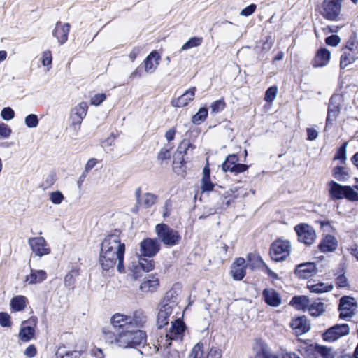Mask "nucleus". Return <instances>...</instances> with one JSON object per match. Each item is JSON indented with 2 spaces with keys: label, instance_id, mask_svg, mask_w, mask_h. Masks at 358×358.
<instances>
[{
  "label": "nucleus",
  "instance_id": "f257e3e1",
  "mask_svg": "<svg viewBox=\"0 0 358 358\" xmlns=\"http://www.w3.org/2000/svg\"><path fill=\"white\" fill-rule=\"evenodd\" d=\"M125 244L121 242L119 231L109 234L102 241L99 262L102 268L110 271L117 266L119 273L124 271Z\"/></svg>",
  "mask_w": 358,
  "mask_h": 358
},
{
  "label": "nucleus",
  "instance_id": "f03ea898",
  "mask_svg": "<svg viewBox=\"0 0 358 358\" xmlns=\"http://www.w3.org/2000/svg\"><path fill=\"white\" fill-rule=\"evenodd\" d=\"M102 329V338L106 343L118 348H135L146 342L147 336L145 331L132 328L128 325L120 328L112 326Z\"/></svg>",
  "mask_w": 358,
  "mask_h": 358
},
{
  "label": "nucleus",
  "instance_id": "7ed1b4c3",
  "mask_svg": "<svg viewBox=\"0 0 358 358\" xmlns=\"http://www.w3.org/2000/svg\"><path fill=\"white\" fill-rule=\"evenodd\" d=\"M185 326L183 322L176 320L164 336H161L158 342L157 351L164 349L163 358H180V353L174 349H169L172 340H182Z\"/></svg>",
  "mask_w": 358,
  "mask_h": 358
},
{
  "label": "nucleus",
  "instance_id": "20e7f679",
  "mask_svg": "<svg viewBox=\"0 0 358 358\" xmlns=\"http://www.w3.org/2000/svg\"><path fill=\"white\" fill-rule=\"evenodd\" d=\"M110 322L111 326L118 328L128 325L137 329L146 322V317L141 311H135L132 315L115 313L110 317Z\"/></svg>",
  "mask_w": 358,
  "mask_h": 358
},
{
  "label": "nucleus",
  "instance_id": "39448f33",
  "mask_svg": "<svg viewBox=\"0 0 358 358\" xmlns=\"http://www.w3.org/2000/svg\"><path fill=\"white\" fill-rule=\"evenodd\" d=\"M155 231L158 238L167 246H173L177 245L180 236L178 232L166 224H158L155 227Z\"/></svg>",
  "mask_w": 358,
  "mask_h": 358
},
{
  "label": "nucleus",
  "instance_id": "423d86ee",
  "mask_svg": "<svg viewBox=\"0 0 358 358\" xmlns=\"http://www.w3.org/2000/svg\"><path fill=\"white\" fill-rule=\"evenodd\" d=\"M357 59H358V41L355 37H352L343 49L340 62L341 68L347 67Z\"/></svg>",
  "mask_w": 358,
  "mask_h": 358
},
{
  "label": "nucleus",
  "instance_id": "0eeeda50",
  "mask_svg": "<svg viewBox=\"0 0 358 358\" xmlns=\"http://www.w3.org/2000/svg\"><path fill=\"white\" fill-rule=\"evenodd\" d=\"M291 252V243L289 241L278 239L270 248V256L275 262H282L286 259Z\"/></svg>",
  "mask_w": 358,
  "mask_h": 358
},
{
  "label": "nucleus",
  "instance_id": "6e6552de",
  "mask_svg": "<svg viewBox=\"0 0 358 358\" xmlns=\"http://www.w3.org/2000/svg\"><path fill=\"white\" fill-rule=\"evenodd\" d=\"M88 110V104L85 101H82L73 107L71 110L70 121L71 127L75 131H78L80 129V125L85 117Z\"/></svg>",
  "mask_w": 358,
  "mask_h": 358
},
{
  "label": "nucleus",
  "instance_id": "1a4fd4ad",
  "mask_svg": "<svg viewBox=\"0 0 358 358\" xmlns=\"http://www.w3.org/2000/svg\"><path fill=\"white\" fill-rule=\"evenodd\" d=\"M342 0H324L322 3L321 14L327 20H338L341 10Z\"/></svg>",
  "mask_w": 358,
  "mask_h": 358
},
{
  "label": "nucleus",
  "instance_id": "9d476101",
  "mask_svg": "<svg viewBox=\"0 0 358 358\" xmlns=\"http://www.w3.org/2000/svg\"><path fill=\"white\" fill-rule=\"evenodd\" d=\"M294 231L297 234L299 242L303 243L307 245H310L315 242L316 234L313 227L301 223L294 227Z\"/></svg>",
  "mask_w": 358,
  "mask_h": 358
},
{
  "label": "nucleus",
  "instance_id": "9b49d317",
  "mask_svg": "<svg viewBox=\"0 0 358 358\" xmlns=\"http://www.w3.org/2000/svg\"><path fill=\"white\" fill-rule=\"evenodd\" d=\"M357 308V305L354 298L343 296L340 299L338 307L340 318L347 320L352 317L355 314Z\"/></svg>",
  "mask_w": 358,
  "mask_h": 358
},
{
  "label": "nucleus",
  "instance_id": "f8f14e48",
  "mask_svg": "<svg viewBox=\"0 0 358 358\" xmlns=\"http://www.w3.org/2000/svg\"><path fill=\"white\" fill-rule=\"evenodd\" d=\"M350 333V327L347 324H336L328 329L323 334L322 338L327 342H334Z\"/></svg>",
  "mask_w": 358,
  "mask_h": 358
},
{
  "label": "nucleus",
  "instance_id": "ddd939ff",
  "mask_svg": "<svg viewBox=\"0 0 358 358\" xmlns=\"http://www.w3.org/2000/svg\"><path fill=\"white\" fill-rule=\"evenodd\" d=\"M28 244L36 256L43 257L50 253V248L43 237H33L28 239Z\"/></svg>",
  "mask_w": 358,
  "mask_h": 358
},
{
  "label": "nucleus",
  "instance_id": "4468645a",
  "mask_svg": "<svg viewBox=\"0 0 358 358\" xmlns=\"http://www.w3.org/2000/svg\"><path fill=\"white\" fill-rule=\"evenodd\" d=\"M160 250V243L157 239L145 238L143 240L139 245V251L141 257H152Z\"/></svg>",
  "mask_w": 358,
  "mask_h": 358
},
{
  "label": "nucleus",
  "instance_id": "2eb2a0df",
  "mask_svg": "<svg viewBox=\"0 0 358 358\" xmlns=\"http://www.w3.org/2000/svg\"><path fill=\"white\" fill-rule=\"evenodd\" d=\"M343 101V96L341 94H334L330 100L327 111L326 120L327 126L331 124L340 113L341 106Z\"/></svg>",
  "mask_w": 358,
  "mask_h": 358
},
{
  "label": "nucleus",
  "instance_id": "dca6fc26",
  "mask_svg": "<svg viewBox=\"0 0 358 358\" xmlns=\"http://www.w3.org/2000/svg\"><path fill=\"white\" fill-rule=\"evenodd\" d=\"M238 158L236 155H229L222 164V170L224 172L229 171L236 174L245 171L248 166L238 163Z\"/></svg>",
  "mask_w": 358,
  "mask_h": 358
},
{
  "label": "nucleus",
  "instance_id": "f3484780",
  "mask_svg": "<svg viewBox=\"0 0 358 358\" xmlns=\"http://www.w3.org/2000/svg\"><path fill=\"white\" fill-rule=\"evenodd\" d=\"M161 59L160 55L156 51H152L143 61L145 73L152 74L157 69Z\"/></svg>",
  "mask_w": 358,
  "mask_h": 358
},
{
  "label": "nucleus",
  "instance_id": "a211bd4d",
  "mask_svg": "<svg viewBox=\"0 0 358 358\" xmlns=\"http://www.w3.org/2000/svg\"><path fill=\"white\" fill-rule=\"evenodd\" d=\"M70 27L69 23H62L61 22L56 23L55 27L52 31V35L57 38L60 45H63L67 41Z\"/></svg>",
  "mask_w": 358,
  "mask_h": 358
},
{
  "label": "nucleus",
  "instance_id": "6ab92c4d",
  "mask_svg": "<svg viewBox=\"0 0 358 358\" xmlns=\"http://www.w3.org/2000/svg\"><path fill=\"white\" fill-rule=\"evenodd\" d=\"M317 273L315 264L313 262H306L298 265L295 269L296 275L303 279L313 276Z\"/></svg>",
  "mask_w": 358,
  "mask_h": 358
},
{
  "label": "nucleus",
  "instance_id": "aec40b11",
  "mask_svg": "<svg viewBox=\"0 0 358 358\" xmlns=\"http://www.w3.org/2000/svg\"><path fill=\"white\" fill-rule=\"evenodd\" d=\"M192 147L189 141H182L178 147L177 151L174 155L173 169L181 168L184 162L183 155L187 153V150Z\"/></svg>",
  "mask_w": 358,
  "mask_h": 358
},
{
  "label": "nucleus",
  "instance_id": "412c9836",
  "mask_svg": "<svg viewBox=\"0 0 358 358\" xmlns=\"http://www.w3.org/2000/svg\"><path fill=\"white\" fill-rule=\"evenodd\" d=\"M196 87H193L186 90L181 96L171 100L173 107L181 108L186 106L195 96Z\"/></svg>",
  "mask_w": 358,
  "mask_h": 358
},
{
  "label": "nucleus",
  "instance_id": "4be33fe9",
  "mask_svg": "<svg viewBox=\"0 0 358 358\" xmlns=\"http://www.w3.org/2000/svg\"><path fill=\"white\" fill-rule=\"evenodd\" d=\"M245 260L239 257L233 263L231 268V273L234 280H241L245 275L246 269Z\"/></svg>",
  "mask_w": 358,
  "mask_h": 358
},
{
  "label": "nucleus",
  "instance_id": "5701e85b",
  "mask_svg": "<svg viewBox=\"0 0 358 358\" xmlns=\"http://www.w3.org/2000/svg\"><path fill=\"white\" fill-rule=\"evenodd\" d=\"M173 308V305L170 303H165L159 308L157 317V324L159 328H162L168 324L169 317L172 313Z\"/></svg>",
  "mask_w": 358,
  "mask_h": 358
},
{
  "label": "nucleus",
  "instance_id": "b1692460",
  "mask_svg": "<svg viewBox=\"0 0 358 358\" xmlns=\"http://www.w3.org/2000/svg\"><path fill=\"white\" fill-rule=\"evenodd\" d=\"M155 268V263L152 260L147 259L141 257L138 261L136 265L133 264L130 269L134 272L135 278H138V268L142 269L145 272H149L153 270Z\"/></svg>",
  "mask_w": 358,
  "mask_h": 358
},
{
  "label": "nucleus",
  "instance_id": "393cba45",
  "mask_svg": "<svg viewBox=\"0 0 358 358\" xmlns=\"http://www.w3.org/2000/svg\"><path fill=\"white\" fill-rule=\"evenodd\" d=\"M291 327L298 334H302L308 332L310 326L305 316L299 317L291 322Z\"/></svg>",
  "mask_w": 358,
  "mask_h": 358
},
{
  "label": "nucleus",
  "instance_id": "a878e982",
  "mask_svg": "<svg viewBox=\"0 0 358 358\" xmlns=\"http://www.w3.org/2000/svg\"><path fill=\"white\" fill-rule=\"evenodd\" d=\"M265 302L273 307H278L281 303V298L273 289H265L262 293Z\"/></svg>",
  "mask_w": 358,
  "mask_h": 358
},
{
  "label": "nucleus",
  "instance_id": "bb28decb",
  "mask_svg": "<svg viewBox=\"0 0 358 358\" xmlns=\"http://www.w3.org/2000/svg\"><path fill=\"white\" fill-rule=\"evenodd\" d=\"M331 52L326 48H320L313 61L314 67H322L326 66L330 59Z\"/></svg>",
  "mask_w": 358,
  "mask_h": 358
},
{
  "label": "nucleus",
  "instance_id": "cd10ccee",
  "mask_svg": "<svg viewBox=\"0 0 358 358\" xmlns=\"http://www.w3.org/2000/svg\"><path fill=\"white\" fill-rule=\"evenodd\" d=\"M159 285V279L155 276L145 278L140 285V289L145 293L155 292Z\"/></svg>",
  "mask_w": 358,
  "mask_h": 358
},
{
  "label": "nucleus",
  "instance_id": "c85d7f7f",
  "mask_svg": "<svg viewBox=\"0 0 358 358\" xmlns=\"http://www.w3.org/2000/svg\"><path fill=\"white\" fill-rule=\"evenodd\" d=\"M137 199V203L143 205L145 208H150L153 206L157 199V196L152 193H145L141 196V189H137L135 192Z\"/></svg>",
  "mask_w": 358,
  "mask_h": 358
},
{
  "label": "nucleus",
  "instance_id": "c756f323",
  "mask_svg": "<svg viewBox=\"0 0 358 358\" xmlns=\"http://www.w3.org/2000/svg\"><path fill=\"white\" fill-rule=\"evenodd\" d=\"M334 354L331 348L316 344L309 358H334Z\"/></svg>",
  "mask_w": 358,
  "mask_h": 358
},
{
  "label": "nucleus",
  "instance_id": "7c9ffc66",
  "mask_svg": "<svg viewBox=\"0 0 358 358\" xmlns=\"http://www.w3.org/2000/svg\"><path fill=\"white\" fill-rule=\"evenodd\" d=\"M338 243L334 236H326L319 245L320 250L323 252H332L337 248Z\"/></svg>",
  "mask_w": 358,
  "mask_h": 358
},
{
  "label": "nucleus",
  "instance_id": "2f4dec72",
  "mask_svg": "<svg viewBox=\"0 0 358 358\" xmlns=\"http://www.w3.org/2000/svg\"><path fill=\"white\" fill-rule=\"evenodd\" d=\"M31 320L29 321H24L22 322L18 337L19 339L21 340L22 342H29L30 341L35 335V329L34 327H32L31 326H24V324L27 322H31Z\"/></svg>",
  "mask_w": 358,
  "mask_h": 358
},
{
  "label": "nucleus",
  "instance_id": "473e14b6",
  "mask_svg": "<svg viewBox=\"0 0 358 358\" xmlns=\"http://www.w3.org/2000/svg\"><path fill=\"white\" fill-rule=\"evenodd\" d=\"M329 194L333 199H342L345 196V186H342L335 181H330L328 183Z\"/></svg>",
  "mask_w": 358,
  "mask_h": 358
},
{
  "label": "nucleus",
  "instance_id": "72a5a7b5",
  "mask_svg": "<svg viewBox=\"0 0 358 358\" xmlns=\"http://www.w3.org/2000/svg\"><path fill=\"white\" fill-rule=\"evenodd\" d=\"M47 278L46 272L43 270L31 269V273L26 277V282L29 284H37L43 282Z\"/></svg>",
  "mask_w": 358,
  "mask_h": 358
},
{
  "label": "nucleus",
  "instance_id": "f704fd0d",
  "mask_svg": "<svg viewBox=\"0 0 358 358\" xmlns=\"http://www.w3.org/2000/svg\"><path fill=\"white\" fill-rule=\"evenodd\" d=\"M332 176L338 181H346L350 178V171L343 166H336L332 169Z\"/></svg>",
  "mask_w": 358,
  "mask_h": 358
},
{
  "label": "nucleus",
  "instance_id": "c9c22d12",
  "mask_svg": "<svg viewBox=\"0 0 358 358\" xmlns=\"http://www.w3.org/2000/svg\"><path fill=\"white\" fill-rule=\"evenodd\" d=\"M27 299L22 295H18L13 297L10 300V307L14 311H22L27 304Z\"/></svg>",
  "mask_w": 358,
  "mask_h": 358
},
{
  "label": "nucleus",
  "instance_id": "e433bc0d",
  "mask_svg": "<svg viewBox=\"0 0 358 358\" xmlns=\"http://www.w3.org/2000/svg\"><path fill=\"white\" fill-rule=\"evenodd\" d=\"M309 304V299L306 296H294L290 301V305L297 310H308Z\"/></svg>",
  "mask_w": 358,
  "mask_h": 358
},
{
  "label": "nucleus",
  "instance_id": "4c0bfd02",
  "mask_svg": "<svg viewBox=\"0 0 358 358\" xmlns=\"http://www.w3.org/2000/svg\"><path fill=\"white\" fill-rule=\"evenodd\" d=\"M273 45V41L271 36H268L263 41H260L255 48L257 50L259 48L261 53H266L272 48Z\"/></svg>",
  "mask_w": 358,
  "mask_h": 358
},
{
  "label": "nucleus",
  "instance_id": "58836bf2",
  "mask_svg": "<svg viewBox=\"0 0 358 358\" xmlns=\"http://www.w3.org/2000/svg\"><path fill=\"white\" fill-rule=\"evenodd\" d=\"M255 358H280L279 356L273 352L268 348V346L262 343L261 345V349L257 352Z\"/></svg>",
  "mask_w": 358,
  "mask_h": 358
},
{
  "label": "nucleus",
  "instance_id": "ea45409f",
  "mask_svg": "<svg viewBox=\"0 0 358 358\" xmlns=\"http://www.w3.org/2000/svg\"><path fill=\"white\" fill-rule=\"evenodd\" d=\"M308 311L312 316L318 317L324 311V303L322 302H315L309 304Z\"/></svg>",
  "mask_w": 358,
  "mask_h": 358
},
{
  "label": "nucleus",
  "instance_id": "a19ab883",
  "mask_svg": "<svg viewBox=\"0 0 358 358\" xmlns=\"http://www.w3.org/2000/svg\"><path fill=\"white\" fill-rule=\"evenodd\" d=\"M308 287L310 292L316 294L327 292L331 290L333 288L331 285H326L324 283L308 285Z\"/></svg>",
  "mask_w": 358,
  "mask_h": 358
},
{
  "label": "nucleus",
  "instance_id": "79ce46f5",
  "mask_svg": "<svg viewBox=\"0 0 358 358\" xmlns=\"http://www.w3.org/2000/svg\"><path fill=\"white\" fill-rule=\"evenodd\" d=\"M203 38L201 37H192L182 46L181 50L184 51L198 47L201 44Z\"/></svg>",
  "mask_w": 358,
  "mask_h": 358
},
{
  "label": "nucleus",
  "instance_id": "37998d69",
  "mask_svg": "<svg viewBox=\"0 0 358 358\" xmlns=\"http://www.w3.org/2000/svg\"><path fill=\"white\" fill-rule=\"evenodd\" d=\"M208 115V110L206 108H201L198 113L192 117V122L194 124H200L203 122Z\"/></svg>",
  "mask_w": 358,
  "mask_h": 358
},
{
  "label": "nucleus",
  "instance_id": "c03bdc74",
  "mask_svg": "<svg viewBox=\"0 0 358 358\" xmlns=\"http://www.w3.org/2000/svg\"><path fill=\"white\" fill-rule=\"evenodd\" d=\"M78 275V272L76 270H71L70 272H69L64 278L65 286L69 287H72L74 285L76 282V278Z\"/></svg>",
  "mask_w": 358,
  "mask_h": 358
},
{
  "label": "nucleus",
  "instance_id": "a18cd8bd",
  "mask_svg": "<svg viewBox=\"0 0 358 358\" xmlns=\"http://www.w3.org/2000/svg\"><path fill=\"white\" fill-rule=\"evenodd\" d=\"M203 345L202 343L196 344L192 348L189 358H203Z\"/></svg>",
  "mask_w": 358,
  "mask_h": 358
},
{
  "label": "nucleus",
  "instance_id": "49530a36",
  "mask_svg": "<svg viewBox=\"0 0 358 358\" xmlns=\"http://www.w3.org/2000/svg\"><path fill=\"white\" fill-rule=\"evenodd\" d=\"M278 87L276 86H271L268 87L265 92L264 100L266 102L272 103L276 97Z\"/></svg>",
  "mask_w": 358,
  "mask_h": 358
},
{
  "label": "nucleus",
  "instance_id": "de8ad7c7",
  "mask_svg": "<svg viewBox=\"0 0 358 358\" xmlns=\"http://www.w3.org/2000/svg\"><path fill=\"white\" fill-rule=\"evenodd\" d=\"M344 198L351 201H357L358 193L350 186H345Z\"/></svg>",
  "mask_w": 358,
  "mask_h": 358
},
{
  "label": "nucleus",
  "instance_id": "09e8293b",
  "mask_svg": "<svg viewBox=\"0 0 358 358\" xmlns=\"http://www.w3.org/2000/svg\"><path fill=\"white\" fill-rule=\"evenodd\" d=\"M52 57L50 50H45L43 52L42 64L44 66H47V71H49L52 67Z\"/></svg>",
  "mask_w": 358,
  "mask_h": 358
},
{
  "label": "nucleus",
  "instance_id": "8fccbe9b",
  "mask_svg": "<svg viewBox=\"0 0 358 358\" xmlns=\"http://www.w3.org/2000/svg\"><path fill=\"white\" fill-rule=\"evenodd\" d=\"M38 118L34 114L28 115L24 119V123L29 128H35L38 124Z\"/></svg>",
  "mask_w": 358,
  "mask_h": 358
},
{
  "label": "nucleus",
  "instance_id": "3c124183",
  "mask_svg": "<svg viewBox=\"0 0 358 358\" xmlns=\"http://www.w3.org/2000/svg\"><path fill=\"white\" fill-rule=\"evenodd\" d=\"M226 103L223 99H220L212 103L210 106L212 113H218L224 110Z\"/></svg>",
  "mask_w": 358,
  "mask_h": 358
},
{
  "label": "nucleus",
  "instance_id": "603ef678",
  "mask_svg": "<svg viewBox=\"0 0 358 358\" xmlns=\"http://www.w3.org/2000/svg\"><path fill=\"white\" fill-rule=\"evenodd\" d=\"M106 99V95L104 93H99L94 94L91 97L90 103L93 106H98L102 103Z\"/></svg>",
  "mask_w": 358,
  "mask_h": 358
},
{
  "label": "nucleus",
  "instance_id": "864d4df0",
  "mask_svg": "<svg viewBox=\"0 0 358 358\" xmlns=\"http://www.w3.org/2000/svg\"><path fill=\"white\" fill-rule=\"evenodd\" d=\"M348 143H345L339 148L336 155L334 156V159L337 160L340 159L342 162H345L346 159V147Z\"/></svg>",
  "mask_w": 358,
  "mask_h": 358
},
{
  "label": "nucleus",
  "instance_id": "5fc2aeb1",
  "mask_svg": "<svg viewBox=\"0 0 358 358\" xmlns=\"http://www.w3.org/2000/svg\"><path fill=\"white\" fill-rule=\"evenodd\" d=\"M166 299L171 301L170 304L173 305L177 303L178 299V292L176 287H173L166 294Z\"/></svg>",
  "mask_w": 358,
  "mask_h": 358
},
{
  "label": "nucleus",
  "instance_id": "6e6d98bb",
  "mask_svg": "<svg viewBox=\"0 0 358 358\" xmlns=\"http://www.w3.org/2000/svg\"><path fill=\"white\" fill-rule=\"evenodd\" d=\"M50 200L54 204H60L64 200V195L59 191H55L50 194Z\"/></svg>",
  "mask_w": 358,
  "mask_h": 358
},
{
  "label": "nucleus",
  "instance_id": "4d7b16f0",
  "mask_svg": "<svg viewBox=\"0 0 358 358\" xmlns=\"http://www.w3.org/2000/svg\"><path fill=\"white\" fill-rule=\"evenodd\" d=\"M0 325L3 327H11L12 322L10 321V316L7 313H0Z\"/></svg>",
  "mask_w": 358,
  "mask_h": 358
},
{
  "label": "nucleus",
  "instance_id": "13d9d810",
  "mask_svg": "<svg viewBox=\"0 0 358 358\" xmlns=\"http://www.w3.org/2000/svg\"><path fill=\"white\" fill-rule=\"evenodd\" d=\"M1 117L5 120H10L15 117L14 110L10 107L3 108L1 112Z\"/></svg>",
  "mask_w": 358,
  "mask_h": 358
},
{
  "label": "nucleus",
  "instance_id": "bf43d9fd",
  "mask_svg": "<svg viewBox=\"0 0 358 358\" xmlns=\"http://www.w3.org/2000/svg\"><path fill=\"white\" fill-rule=\"evenodd\" d=\"M171 146H167L162 148L158 153V159L163 161L169 159L171 157Z\"/></svg>",
  "mask_w": 358,
  "mask_h": 358
},
{
  "label": "nucleus",
  "instance_id": "052dcab7",
  "mask_svg": "<svg viewBox=\"0 0 358 358\" xmlns=\"http://www.w3.org/2000/svg\"><path fill=\"white\" fill-rule=\"evenodd\" d=\"M11 132V129L6 124L0 122V136L1 138H8L10 136Z\"/></svg>",
  "mask_w": 358,
  "mask_h": 358
},
{
  "label": "nucleus",
  "instance_id": "680f3d73",
  "mask_svg": "<svg viewBox=\"0 0 358 358\" xmlns=\"http://www.w3.org/2000/svg\"><path fill=\"white\" fill-rule=\"evenodd\" d=\"M214 185L210 181V178L203 177L201 180V189L203 192H210L213 189Z\"/></svg>",
  "mask_w": 358,
  "mask_h": 358
},
{
  "label": "nucleus",
  "instance_id": "e2e57ef3",
  "mask_svg": "<svg viewBox=\"0 0 358 358\" xmlns=\"http://www.w3.org/2000/svg\"><path fill=\"white\" fill-rule=\"evenodd\" d=\"M336 284L340 288L348 287L349 286L348 279L344 274L339 275L336 277Z\"/></svg>",
  "mask_w": 358,
  "mask_h": 358
},
{
  "label": "nucleus",
  "instance_id": "0e129e2a",
  "mask_svg": "<svg viewBox=\"0 0 358 358\" xmlns=\"http://www.w3.org/2000/svg\"><path fill=\"white\" fill-rule=\"evenodd\" d=\"M37 354V350L34 345H29L24 350V355L28 358H33Z\"/></svg>",
  "mask_w": 358,
  "mask_h": 358
},
{
  "label": "nucleus",
  "instance_id": "69168bd1",
  "mask_svg": "<svg viewBox=\"0 0 358 358\" xmlns=\"http://www.w3.org/2000/svg\"><path fill=\"white\" fill-rule=\"evenodd\" d=\"M340 41L341 39L337 35H331L325 40L327 44L331 46H336L340 43Z\"/></svg>",
  "mask_w": 358,
  "mask_h": 358
},
{
  "label": "nucleus",
  "instance_id": "338daca9",
  "mask_svg": "<svg viewBox=\"0 0 358 358\" xmlns=\"http://www.w3.org/2000/svg\"><path fill=\"white\" fill-rule=\"evenodd\" d=\"M255 9H256V5L253 4V3L250 4L248 6H247L246 8H245L244 9H243L241 11L240 15H243V16L248 17V16L252 15L255 12Z\"/></svg>",
  "mask_w": 358,
  "mask_h": 358
},
{
  "label": "nucleus",
  "instance_id": "774afa93",
  "mask_svg": "<svg viewBox=\"0 0 358 358\" xmlns=\"http://www.w3.org/2000/svg\"><path fill=\"white\" fill-rule=\"evenodd\" d=\"M222 352L220 349L212 348L207 355V358H221Z\"/></svg>",
  "mask_w": 358,
  "mask_h": 358
}]
</instances>
